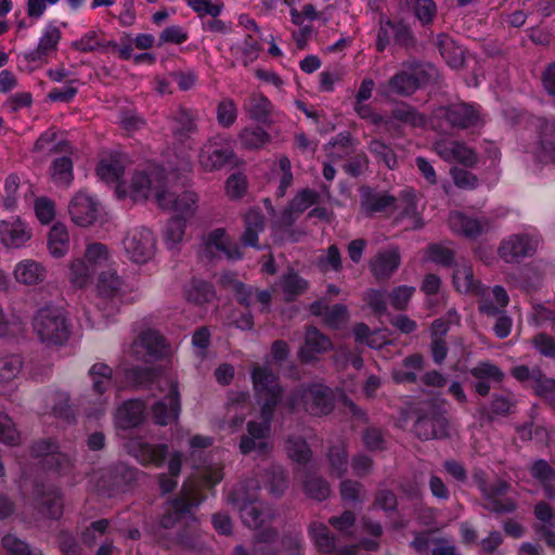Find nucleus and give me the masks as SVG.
Wrapping results in <instances>:
<instances>
[{"mask_svg": "<svg viewBox=\"0 0 555 555\" xmlns=\"http://www.w3.org/2000/svg\"><path fill=\"white\" fill-rule=\"evenodd\" d=\"M197 483H184L181 494L168 502L154 531L155 539L169 547L177 544L183 550L198 551L202 546L197 519L192 508L204 501L203 489L214 488L222 480V464L210 463L198 470Z\"/></svg>", "mask_w": 555, "mask_h": 555, "instance_id": "1", "label": "nucleus"}, {"mask_svg": "<svg viewBox=\"0 0 555 555\" xmlns=\"http://www.w3.org/2000/svg\"><path fill=\"white\" fill-rule=\"evenodd\" d=\"M251 379L262 421L247 424V434L241 439L240 451L243 454L256 452L258 455H266L271 450V421L281 401L282 388L278 375L268 365H255L251 370Z\"/></svg>", "mask_w": 555, "mask_h": 555, "instance_id": "2", "label": "nucleus"}, {"mask_svg": "<svg viewBox=\"0 0 555 555\" xmlns=\"http://www.w3.org/2000/svg\"><path fill=\"white\" fill-rule=\"evenodd\" d=\"M260 481L247 480L236 486L228 495V501L237 507L244 526L260 530L254 541L255 555H276L278 532L267 528L275 516L274 509L267 503L258 501Z\"/></svg>", "mask_w": 555, "mask_h": 555, "instance_id": "3", "label": "nucleus"}, {"mask_svg": "<svg viewBox=\"0 0 555 555\" xmlns=\"http://www.w3.org/2000/svg\"><path fill=\"white\" fill-rule=\"evenodd\" d=\"M33 327L40 341L47 345H62L70 334L65 310L52 305L44 306L35 313Z\"/></svg>", "mask_w": 555, "mask_h": 555, "instance_id": "4", "label": "nucleus"}, {"mask_svg": "<svg viewBox=\"0 0 555 555\" xmlns=\"http://www.w3.org/2000/svg\"><path fill=\"white\" fill-rule=\"evenodd\" d=\"M91 389L80 398V406L87 417L99 418L107 406L105 392L113 386V371L105 363H94L89 370Z\"/></svg>", "mask_w": 555, "mask_h": 555, "instance_id": "5", "label": "nucleus"}, {"mask_svg": "<svg viewBox=\"0 0 555 555\" xmlns=\"http://www.w3.org/2000/svg\"><path fill=\"white\" fill-rule=\"evenodd\" d=\"M284 405L291 411L302 406L304 410L314 416L327 415L334 408L332 390L321 384L308 387H299L286 399Z\"/></svg>", "mask_w": 555, "mask_h": 555, "instance_id": "6", "label": "nucleus"}, {"mask_svg": "<svg viewBox=\"0 0 555 555\" xmlns=\"http://www.w3.org/2000/svg\"><path fill=\"white\" fill-rule=\"evenodd\" d=\"M95 291L98 297L96 306L106 317L116 313L127 301V285L113 268L100 272Z\"/></svg>", "mask_w": 555, "mask_h": 555, "instance_id": "7", "label": "nucleus"}, {"mask_svg": "<svg viewBox=\"0 0 555 555\" xmlns=\"http://www.w3.org/2000/svg\"><path fill=\"white\" fill-rule=\"evenodd\" d=\"M138 474V469L119 464L92 473L88 482L93 490L111 498L124 492L128 483L137 479Z\"/></svg>", "mask_w": 555, "mask_h": 555, "instance_id": "8", "label": "nucleus"}, {"mask_svg": "<svg viewBox=\"0 0 555 555\" xmlns=\"http://www.w3.org/2000/svg\"><path fill=\"white\" fill-rule=\"evenodd\" d=\"M164 188V175L160 169L152 168L149 171L133 172L129 182L122 181L116 186L117 196L131 197L134 201H144L151 193L156 197L157 192Z\"/></svg>", "mask_w": 555, "mask_h": 555, "instance_id": "9", "label": "nucleus"}, {"mask_svg": "<svg viewBox=\"0 0 555 555\" xmlns=\"http://www.w3.org/2000/svg\"><path fill=\"white\" fill-rule=\"evenodd\" d=\"M156 243V237L150 229L137 227L126 233L122 240V249L129 261L141 266L154 258Z\"/></svg>", "mask_w": 555, "mask_h": 555, "instance_id": "10", "label": "nucleus"}, {"mask_svg": "<svg viewBox=\"0 0 555 555\" xmlns=\"http://www.w3.org/2000/svg\"><path fill=\"white\" fill-rule=\"evenodd\" d=\"M31 456L39 461L42 468L66 476L72 472L73 459L69 454L60 451L56 442L51 438H43L35 441L30 448Z\"/></svg>", "mask_w": 555, "mask_h": 555, "instance_id": "11", "label": "nucleus"}, {"mask_svg": "<svg viewBox=\"0 0 555 555\" xmlns=\"http://www.w3.org/2000/svg\"><path fill=\"white\" fill-rule=\"evenodd\" d=\"M309 534L317 548L327 555H357L358 548L375 551L379 542L375 539H362L359 544L348 545L338 548L336 538L331 533L327 526L322 522H313L309 527Z\"/></svg>", "mask_w": 555, "mask_h": 555, "instance_id": "12", "label": "nucleus"}, {"mask_svg": "<svg viewBox=\"0 0 555 555\" xmlns=\"http://www.w3.org/2000/svg\"><path fill=\"white\" fill-rule=\"evenodd\" d=\"M434 116L444 119L450 127L457 129H477L485 122L480 106L464 102L440 106L434 112Z\"/></svg>", "mask_w": 555, "mask_h": 555, "instance_id": "13", "label": "nucleus"}, {"mask_svg": "<svg viewBox=\"0 0 555 555\" xmlns=\"http://www.w3.org/2000/svg\"><path fill=\"white\" fill-rule=\"evenodd\" d=\"M157 205L168 211H172L177 217L189 220L193 218L198 208V195L192 190L176 192L162 189L156 193Z\"/></svg>", "mask_w": 555, "mask_h": 555, "instance_id": "14", "label": "nucleus"}, {"mask_svg": "<svg viewBox=\"0 0 555 555\" xmlns=\"http://www.w3.org/2000/svg\"><path fill=\"white\" fill-rule=\"evenodd\" d=\"M62 40V30L55 21H49L42 28L37 46L23 53V59L37 65L47 64L56 55Z\"/></svg>", "mask_w": 555, "mask_h": 555, "instance_id": "15", "label": "nucleus"}, {"mask_svg": "<svg viewBox=\"0 0 555 555\" xmlns=\"http://www.w3.org/2000/svg\"><path fill=\"white\" fill-rule=\"evenodd\" d=\"M234 156L231 139L224 134L211 137L201 149L198 162L207 170H218L225 166Z\"/></svg>", "mask_w": 555, "mask_h": 555, "instance_id": "16", "label": "nucleus"}, {"mask_svg": "<svg viewBox=\"0 0 555 555\" xmlns=\"http://www.w3.org/2000/svg\"><path fill=\"white\" fill-rule=\"evenodd\" d=\"M219 254L227 259L235 261L243 257L241 247L231 241L225 229L217 228L203 235L199 246V255L207 259H214Z\"/></svg>", "mask_w": 555, "mask_h": 555, "instance_id": "17", "label": "nucleus"}, {"mask_svg": "<svg viewBox=\"0 0 555 555\" xmlns=\"http://www.w3.org/2000/svg\"><path fill=\"white\" fill-rule=\"evenodd\" d=\"M540 236L535 232L512 234L501 242L500 257L507 263H517L537 251Z\"/></svg>", "mask_w": 555, "mask_h": 555, "instance_id": "18", "label": "nucleus"}, {"mask_svg": "<svg viewBox=\"0 0 555 555\" xmlns=\"http://www.w3.org/2000/svg\"><path fill=\"white\" fill-rule=\"evenodd\" d=\"M423 82V70L415 64L404 65L387 82L380 83L378 90L384 95L408 96L413 94Z\"/></svg>", "mask_w": 555, "mask_h": 555, "instance_id": "19", "label": "nucleus"}, {"mask_svg": "<svg viewBox=\"0 0 555 555\" xmlns=\"http://www.w3.org/2000/svg\"><path fill=\"white\" fill-rule=\"evenodd\" d=\"M168 351V346L164 336L155 330H146L139 334L131 344L130 354L144 363H149L164 357Z\"/></svg>", "mask_w": 555, "mask_h": 555, "instance_id": "20", "label": "nucleus"}, {"mask_svg": "<svg viewBox=\"0 0 555 555\" xmlns=\"http://www.w3.org/2000/svg\"><path fill=\"white\" fill-rule=\"evenodd\" d=\"M33 501L49 518L57 519L63 514V498L59 488L36 480L31 486Z\"/></svg>", "mask_w": 555, "mask_h": 555, "instance_id": "21", "label": "nucleus"}, {"mask_svg": "<svg viewBox=\"0 0 555 555\" xmlns=\"http://www.w3.org/2000/svg\"><path fill=\"white\" fill-rule=\"evenodd\" d=\"M68 212L74 223L79 227H89L99 218L101 205L93 195L79 191L70 199Z\"/></svg>", "mask_w": 555, "mask_h": 555, "instance_id": "22", "label": "nucleus"}, {"mask_svg": "<svg viewBox=\"0 0 555 555\" xmlns=\"http://www.w3.org/2000/svg\"><path fill=\"white\" fill-rule=\"evenodd\" d=\"M413 41V34L410 26L403 21H391L382 18L379 28L376 36V49L379 52L386 50L391 43L402 47L411 44Z\"/></svg>", "mask_w": 555, "mask_h": 555, "instance_id": "23", "label": "nucleus"}, {"mask_svg": "<svg viewBox=\"0 0 555 555\" xmlns=\"http://www.w3.org/2000/svg\"><path fill=\"white\" fill-rule=\"evenodd\" d=\"M169 386L168 393L163 400L154 402L151 406L152 417L155 424L166 426L176 421L180 414V393L178 384L172 379H167Z\"/></svg>", "mask_w": 555, "mask_h": 555, "instance_id": "24", "label": "nucleus"}, {"mask_svg": "<svg viewBox=\"0 0 555 555\" xmlns=\"http://www.w3.org/2000/svg\"><path fill=\"white\" fill-rule=\"evenodd\" d=\"M127 452L142 465L162 466L167 454V444H151L140 437L131 438L126 443Z\"/></svg>", "mask_w": 555, "mask_h": 555, "instance_id": "25", "label": "nucleus"}, {"mask_svg": "<svg viewBox=\"0 0 555 555\" xmlns=\"http://www.w3.org/2000/svg\"><path fill=\"white\" fill-rule=\"evenodd\" d=\"M511 485L505 480L498 479L481 495L483 507L491 513L508 514L517 509V503L514 499L505 496Z\"/></svg>", "mask_w": 555, "mask_h": 555, "instance_id": "26", "label": "nucleus"}, {"mask_svg": "<svg viewBox=\"0 0 555 555\" xmlns=\"http://www.w3.org/2000/svg\"><path fill=\"white\" fill-rule=\"evenodd\" d=\"M435 152L446 162L460 163L470 167L477 163V155L474 150L459 141L439 140L434 144Z\"/></svg>", "mask_w": 555, "mask_h": 555, "instance_id": "27", "label": "nucleus"}, {"mask_svg": "<svg viewBox=\"0 0 555 555\" xmlns=\"http://www.w3.org/2000/svg\"><path fill=\"white\" fill-rule=\"evenodd\" d=\"M535 127L539 131L534 154L541 163H555V119L539 118Z\"/></svg>", "mask_w": 555, "mask_h": 555, "instance_id": "28", "label": "nucleus"}, {"mask_svg": "<svg viewBox=\"0 0 555 555\" xmlns=\"http://www.w3.org/2000/svg\"><path fill=\"white\" fill-rule=\"evenodd\" d=\"M31 238V229L20 218L0 223V241L8 248L23 247Z\"/></svg>", "mask_w": 555, "mask_h": 555, "instance_id": "29", "label": "nucleus"}, {"mask_svg": "<svg viewBox=\"0 0 555 555\" xmlns=\"http://www.w3.org/2000/svg\"><path fill=\"white\" fill-rule=\"evenodd\" d=\"M384 125L388 130L399 129L401 125L424 128L427 125V118L414 107L403 103L396 106L388 116H385Z\"/></svg>", "mask_w": 555, "mask_h": 555, "instance_id": "30", "label": "nucleus"}, {"mask_svg": "<svg viewBox=\"0 0 555 555\" xmlns=\"http://www.w3.org/2000/svg\"><path fill=\"white\" fill-rule=\"evenodd\" d=\"M414 433L422 440L443 438L448 433V421L439 413L423 415L415 422Z\"/></svg>", "mask_w": 555, "mask_h": 555, "instance_id": "31", "label": "nucleus"}, {"mask_svg": "<svg viewBox=\"0 0 555 555\" xmlns=\"http://www.w3.org/2000/svg\"><path fill=\"white\" fill-rule=\"evenodd\" d=\"M401 256L398 248L380 250L370 261V270L378 281L389 279L399 268Z\"/></svg>", "mask_w": 555, "mask_h": 555, "instance_id": "32", "label": "nucleus"}, {"mask_svg": "<svg viewBox=\"0 0 555 555\" xmlns=\"http://www.w3.org/2000/svg\"><path fill=\"white\" fill-rule=\"evenodd\" d=\"M214 443V438L209 436H203V435H195L193 436L190 441V456L195 462L197 459L201 460L199 464H195V474L192 479H190L188 482H192L193 485L197 483V473L199 469H202L204 466L209 465L210 463H221L223 464V461L220 457L219 451L211 452L209 455L202 460L203 451L207 448H210ZM224 465H222L223 467Z\"/></svg>", "mask_w": 555, "mask_h": 555, "instance_id": "33", "label": "nucleus"}, {"mask_svg": "<svg viewBox=\"0 0 555 555\" xmlns=\"http://www.w3.org/2000/svg\"><path fill=\"white\" fill-rule=\"evenodd\" d=\"M332 349L331 340L315 327L306 332L305 345L299 350L301 362L309 363L318 360L319 356Z\"/></svg>", "mask_w": 555, "mask_h": 555, "instance_id": "34", "label": "nucleus"}, {"mask_svg": "<svg viewBox=\"0 0 555 555\" xmlns=\"http://www.w3.org/2000/svg\"><path fill=\"white\" fill-rule=\"evenodd\" d=\"M395 196L364 188L361 191L360 211L363 216L371 217L377 212L388 210L395 206Z\"/></svg>", "mask_w": 555, "mask_h": 555, "instance_id": "35", "label": "nucleus"}, {"mask_svg": "<svg viewBox=\"0 0 555 555\" xmlns=\"http://www.w3.org/2000/svg\"><path fill=\"white\" fill-rule=\"evenodd\" d=\"M147 404L141 400H128L115 414V423L118 428L129 429L140 425L146 413Z\"/></svg>", "mask_w": 555, "mask_h": 555, "instance_id": "36", "label": "nucleus"}, {"mask_svg": "<svg viewBox=\"0 0 555 555\" xmlns=\"http://www.w3.org/2000/svg\"><path fill=\"white\" fill-rule=\"evenodd\" d=\"M13 276L18 284L35 286L46 280L47 269L39 261L23 259L15 264Z\"/></svg>", "mask_w": 555, "mask_h": 555, "instance_id": "37", "label": "nucleus"}, {"mask_svg": "<svg viewBox=\"0 0 555 555\" xmlns=\"http://www.w3.org/2000/svg\"><path fill=\"white\" fill-rule=\"evenodd\" d=\"M453 285L459 293L479 295L482 285L474 278L473 267L467 260L455 262L453 272Z\"/></svg>", "mask_w": 555, "mask_h": 555, "instance_id": "38", "label": "nucleus"}, {"mask_svg": "<svg viewBox=\"0 0 555 555\" xmlns=\"http://www.w3.org/2000/svg\"><path fill=\"white\" fill-rule=\"evenodd\" d=\"M448 221L450 229L454 233L466 237H476L487 227V223L482 220L468 217L461 211L450 212Z\"/></svg>", "mask_w": 555, "mask_h": 555, "instance_id": "39", "label": "nucleus"}, {"mask_svg": "<svg viewBox=\"0 0 555 555\" xmlns=\"http://www.w3.org/2000/svg\"><path fill=\"white\" fill-rule=\"evenodd\" d=\"M478 296H481L479 311L488 315L500 313L509 300L506 291L500 285H495L492 289L481 287V293Z\"/></svg>", "mask_w": 555, "mask_h": 555, "instance_id": "40", "label": "nucleus"}, {"mask_svg": "<svg viewBox=\"0 0 555 555\" xmlns=\"http://www.w3.org/2000/svg\"><path fill=\"white\" fill-rule=\"evenodd\" d=\"M245 230L241 236L244 246L258 248L259 234L264 230V216L259 209L250 208L244 216Z\"/></svg>", "mask_w": 555, "mask_h": 555, "instance_id": "41", "label": "nucleus"}, {"mask_svg": "<svg viewBox=\"0 0 555 555\" xmlns=\"http://www.w3.org/2000/svg\"><path fill=\"white\" fill-rule=\"evenodd\" d=\"M46 408L50 410V413L66 422L75 420L76 409L69 404V396L64 391H50L44 398Z\"/></svg>", "mask_w": 555, "mask_h": 555, "instance_id": "42", "label": "nucleus"}, {"mask_svg": "<svg viewBox=\"0 0 555 555\" xmlns=\"http://www.w3.org/2000/svg\"><path fill=\"white\" fill-rule=\"evenodd\" d=\"M94 274V270L81 257L73 258L68 264L67 279L74 288L87 287Z\"/></svg>", "mask_w": 555, "mask_h": 555, "instance_id": "43", "label": "nucleus"}, {"mask_svg": "<svg viewBox=\"0 0 555 555\" xmlns=\"http://www.w3.org/2000/svg\"><path fill=\"white\" fill-rule=\"evenodd\" d=\"M124 170L125 166L118 154H111L101 158L96 166L98 177L107 183H121L120 177Z\"/></svg>", "mask_w": 555, "mask_h": 555, "instance_id": "44", "label": "nucleus"}, {"mask_svg": "<svg viewBox=\"0 0 555 555\" xmlns=\"http://www.w3.org/2000/svg\"><path fill=\"white\" fill-rule=\"evenodd\" d=\"M48 248L54 258L64 257L69 250V234L65 224L56 222L48 234Z\"/></svg>", "mask_w": 555, "mask_h": 555, "instance_id": "45", "label": "nucleus"}, {"mask_svg": "<svg viewBox=\"0 0 555 555\" xmlns=\"http://www.w3.org/2000/svg\"><path fill=\"white\" fill-rule=\"evenodd\" d=\"M244 106L248 116L258 122H268L273 112V104L261 93L251 94Z\"/></svg>", "mask_w": 555, "mask_h": 555, "instance_id": "46", "label": "nucleus"}, {"mask_svg": "<svg viewBox=\"0 0 555 555\" xmlns=\"http://www.w3.org/2000/svg\"><path fill=\"white\" fill-rule=\"evenodd\" d=\"M197 114L191 109L180 108L173 117L172 132L176 139L182 141L195 133Z\"/></svg>", "mask_w": 555, "mask_h": 555, "instance_id": "47", "label": "nucleus"}, {"mask_svg": "<svg viewBox=\"0 0 555 555\" xmlns=\"http://www.w3.org/2000/svg\"><path fill=\"white\" fill-rule=\"evenodd\" d=\"M183 292L186 300L196 305L209 302L216 296V292L209 283L196 279L188 282L183 287Z\"/></svg>", "mask_w": 555, "mask_h": 555, "instance_id": "48", "label": "nucleus"}, {"mask_svg": "<svg viewBox=\"0 0 555 555\" xmlns=\"http://www.w3.org/2000/svg\"><path fill=\"white\" fill-rule=\"evenodd\" d=\"M437 46L441 56L451 68H459L464 61V51L447 35H438Z\"/></svg>", "mask_w": 555, "mask_h": 555, "instance_id": "49", "label": "nucleus"}, {"mask_svg": "<svg viewBox=\"0 0 555 555\" xmlns=\"http://www.w3.org/2000/svg\"><path fill=\"white\" fill-rule=\"evenodd\" d=\"M332 475L340 478L348 469V450L344 441L330 447L326 454Z\"/></svg>", "mask_w": 555, "mask_h": 555, "instance_id": "50", "label": "nucleus"}, {"mask_svg": "<svg viewBox=\"0 0 555 555\" xmlns=\"http://www.w3.org/2000/svg\"><path fill=\"white\" fill-rule=\"evenodd\" d=\"M81 258L96 272L112 260V253L106 245L95 242L87 245Z\"/></svg>", "mask_w": 555, "mask_h": 555, "instance_id": "51", "label": "nucleus"}, {"mask_svg": "<svg viewBox=\"0 0 555 555\" xmlns=\"http://www.w3.org/2000/svg\"><path fill=\"white\" fill-rule=\"evenodd\" d=\"M280 287L285 300L291 301L307 289L308 282L296 272L289 271L281 278Z\"/></svg>", "mask_w": 555, "mask_h": 555, "instance_id": "52", "label": "nucleus"}, {"mask_svg": "<svg viewBox=\"0 0 555 555\" xmlns=\"http://www.w3.org/2000/svg\"><path fill=\"white\" fill-rule=\"evenodd\" d=\"M238 139L249 150L263 147L271 141V135L261 127H246L241 130Z\"/></svg>", "mask_w": 555, "mask_h": 555, "instance_id": "53", "label": "nucleus"}, {"mask_svg": "<svg viewBox=\"0 0 555 555\" xmlns=\"http://www.w3.org/2000/svg\"><path fill=\"white\" fill-rule=\"evenodd\" d=\"M261 482L272 495H281L287 487L284 469L279 465H273L261 476Z\"/></svg>", "mask_w": 555, "mask_h": 555, "instance_id": "54", "label": "nucleus"}, {"mask_svg": "<svg viewBox=\"0 0 555 555\" xmlns=\"http://www.w3.org/2000/svg\"><path fill=\"white\" fill-rule=\"evenodd\" d=\"M186 221L180 217L173 216L168 220L164 229V241L169 249H173L183 240Z\"/></svg>", "mask_w": 555, "mask_h": 555, "instance_id": "55", "label": "nucleus"}, {"mask_svg": "<svg viewBox=\"0 0 555 555\" xmlns=\"http://www.w3.org/2000/svg\"><path fill=\"white\" fill-rule=\"evenodd\" d=\"M319 197H320L319 193L314 190H310V189L301 190L292 199L288 210H286L283 214V219L284 220L288 219V217L291 216L292 212H297V214L304 212L309 207L314 205L318 202Z\"/></svg>", "mask_w": 555, "mask_h": 555, "instance_id": "56", "label": "nucleus"}, {"mask_svg": "<svg viewBox=\"0 0 555 555\" xmlns=\"http://www.w3.org/2000/svg\"><path fill=\"white\" fill-rule=\"evenodd\" d=\"M51 177L54 183L69 185L73 181V163L67 156L56 158L51 166Z\"/></svg>", "mask_w": 555, "mask_h": 555, "instance_id": "57", "label": "nucleus"}, {"mask_svg": "<svg viewBox=\"0 0 555 555\" xmlns=\"http://www.w3.org/2000/svg\"><path fill=\"white\" fill-rule=\"evenodd\" d=\"M286 452L288 456L298 464L308 463L312 456V451L308 443L305 440L295 437H289L287 439Z\"/></svg>", "mask_w": 555, "mask_h": 555, "instance_id": "58", "label": "nucleus"}, {"mask_svg": "<svg viewBox=\"0 0 555 555\" xmlns=\"http://www.w3.org/2000/svg\"><path fill=\"white\" fill-rule=\"evenodd\" d=\"M216 118L223 128H230L237 118V107L230 98L222 99L216 107Z\"/></svg>", "mask_w": 555, "mask_h": 555, "instance_id": "59", "label": "nucleus"}, {"mask_svg": "<svg viewBox=\"0 0 555 555\" xmlns=\"http://www.w3.org/2000/svg\"><path fill=\"white\" fill-rule=\"evenodd\" d=\"M304 489L308 496L318 501L325 500L331 493L328 482L318 476H307L304 481Z\"/></svg>", "mask_w": 555, "mask_h": 555, "instance_id": "60", "label": "nucleus"}, {"mask_svg": "<svg viewBox=\"0 0 555 555\" xmlns=\"http://www.w3.org/2000/svg\"><path fill=\"white\" fill-rule=\"evenodd\" d=\"M470 375L476 379L491 380V382H501L504 377L501 369L489 362L481 361L478 362L474 367L469 371Z\"/></svg>", "mask_w": 555, "mask_h": 555, "instance_id": "61", "label": "nucleus"}, {"mask_svg": "<svg viewBox=\"0 0 555 555\" xmlns=\"http://www.w3.org/2000/svg\"><path fill=\"white\" fill-rule=\"evenodd\" d=\"M369 150L378 159V162L384 163L389 169L397 167L398 158L395 152L382 140H372Z\"/></svg>", "mask_w": 555, "mask_h": 555, "instance_id": "62", "label": "nucleus"}, {"mask_svg": "<svg viewBox=\"0 0 555 555\" xmlns=\"http://www.w3.org/2000/svg\"><path fill=\"white\" fill-rule=\"evenodd\" d=\"M63 142L57 141L56 131L48 129L37 139L34 150L42 155H50L60 151Z\"/></svg>", "mask_w": 555, "mask_h": 555, "instance_id": "63", "label": "nucleus"}, {"mask_svg": "<svg viewBox=\"0 0 555 555\" xmlns=\"http://www.w3.org/2000/svg\"><path fill=\"white\" fill-rule=\"evenodd\" d=\"M365 494L364 487L361 482L351 479H345L340 482V496L350 504L360 503Z\"/></svg>", "mask_w": 555, "mask_h": 555, "instance_id": "64", "label": "nucleus"}]
</instances>
